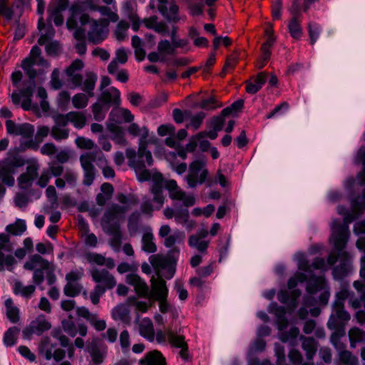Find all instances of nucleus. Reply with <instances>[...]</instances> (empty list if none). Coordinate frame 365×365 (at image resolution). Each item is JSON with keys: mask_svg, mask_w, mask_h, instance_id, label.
Here are the masks:
<instances>
[{"mask_svg": "<svg viewBox=\"0 0 365 365\" xmlns=\"http://www.w3.org/2000/svg\"><path fill=\"white\" fill-rule=\"evenodd\" d=\"M117 200L123 205H113L105 212L102 223L104 228L108 229V232L113 236L110 245L114 248H118L120 245L121 233L118 228L109 229L108 225L112 223H116L119 221V217L125 213L131 205H136L138 200L134 195H125L118 194Z\"/></svg>", "mask_w": 365, "mask_h": 365, "instance_id": "1", "label": "nucleus"}, {"mask_svg": "<svg viewBox=\"0 0 365 365\" xmlns=\"http://www.w3.org/2000/svg\"><path fill=\"white\" fill-rule=\"evenodd\" d=\"M5 230L6 233H0V272L5 268L9 269L16 262L14 256L6 252H11L13 245L10 240V235L20 236L26 230V224L24 220L17 219L14 223L8 225Z\"/></svg>", "mask_w": 365, "mask_h": 365, "instance_id": "2", "label": "nucleus"}, {"mask_svg": "<svg viewBox=\"0 0 365 365\" xmlns=\"http://www.w3.org/2000/svg\"><path fill=\"white\" fill-rule=\"evenodd\" d=\"M354 218L351 215H346L344 217V221L345 225H341L339 221L334 220L331 225V241L332 242L335 251L337 252V256L334 253L331 254L327 259L329 265L335 264L338 259L341 261H346L348 255L346 252L343 251L345 247L346 242L349 236L348 224L350 223Z\"/></svg>", "mask_w": 365, "mask_h": 365, "instance_id": "3", "label": "nucleus"}, {"mask_svg": "<svg viewBox=\"0 0 365 365\" xmlns=\"http://www.w3.org/2000/svg\"><path fill=\"white\" fill-rule=\"evenodd\" d=\"M132 167L135 169L138 180L140 182L151 180V192L155 195V200L158 205L156 208L160 209L164 202V197L162 194L163 175L157 172H151L146 169L145 163L132 162Z\"/></svg>", "mask_w": 365, "mask_h": 365, "instance_id": "4", "label": "nucleus"}, {"mask_svg": "<svg viewBox=\"0 0 365 365\" xmlns=\"http://www.w3.org/2000/svg\"><path fill=\"white\" fill-rule=\"evenodd\" d=\"M81 26L89 24L90 29L88 32V38L94 43H99L106 38L109 22L106 19L91 20L87 14H82L80 16Z\"/></svg>", "mask_w": 365, "mask_h": 365, "instance_id": "5", "label": "nucleus"}, {"mask_svg": "<svg viewBox=\"0 0 365 365\" xmlns=\"http://www.w3.org/2000/svg\"><path fill=\"white\" fill-rule=\"evenodd\" d=\"M128 132L134 137L140 138L139 140L138 155L140 158L145 156L147 165H152L153 160L151 153L146 149L148 143L147 139L149 136V131L147 127H140L138 124L133 123L128 126Z\"/></svg>", "mask_w": 365, "mask_h": 365, "instance_id": "6", "label": "nucleus"}, {"mask_svg": "<svg viewBox=\"0 0 365 365\" xmlns=\"http://www.w3.org/2000/svg\"><path fill=\"white\" fill-rule=\"evenodd\" d=\"M205 162L197 160L190 163L186 181L190 187H195L198 184H202L207 175L208 170L205 168Z\"/></svg>", "mask_w": 365, "mask_h": 365, "instance_id": "7", "label": "nucleus"}, {"mask_svg": "<svg viewBox=\"0 0 365 365\" xmlns=\"http://www.w3.org/2000/svg\"><path fill=\"white\" fill-rule=\"evenodd\" d=\"M38 350L39 354L43 356L46 360L53 359L58 362L62 361L66 356L65 350L56 347V345L48 337H45L41 340Z\"/></svg>", "mask_w": 365, "mask_h": 365, "instance_id": "8", "label": "nucleus"}, {"mask_svg": "<svg viewBox=\"0 0 365 365\" xmlns=\"http://www.w3.org/2000/svg\"><path fill=\"white\" fill-rule=\"evenodd\" d=\"M165 187L169 192L170 198L173 200L181 201L185 207H191L195 205V197L192 195L186 193L179 187L175 180H170L167 181Z\"/></svg>", "mask_w": 365, "mask_h": 365, "instance_id": "9", "label": "nucleus"}, {"mask_svg": "<svg viewBox=\"0 0 365 365\" xmlns=\"http://www.w3.org/2000/svg\"><path fill=\"white\" fill-rule=\"evenodd\" d=\"M35 65L48 66L47 61L41 57V49L36 46L31 48L29 56L26 58L21 63L22 68L31 78H34L36 75V71L32 68Z\"/></svg>", "mask_w": 365, "mask_h": 365, "instance_id": "10", "label": "nucleus"}, {"mask_svg": "<svg viewBox=\"0 0 365 365\" xmlns=\"http://www.w3.org/2000/svg\"><path fill=\"white\" fill-rule=\"evenodd\" d=\"M98 154L102 157L101 160L106 161L101 151L87 153L81 156L80 161L84 171L83 184L86 185H91L94 180V168L92 163L95 161Z\"/></svg>", "mask_w": 365, "mask_h": 365, "instance_id": "11", "label": "nucleus"}, {"mask_svg": "<svg viewBox=\"0 0 365 365\" xmlns=\"http://www.w3.org/2000/svg\"><path fill=\"white\" fill-rule=\"evenodd\" d=\"M150 292L148 290V295L144 297L150 300H157L159 299L168 298V289L165 281L160 275L156 277L153 276L150 279Z\"/></svg>", "mask_w": 365, "mask_h": 365, "instance_id": "12", "label": "nucleus"}, {"mask_svg": "<svg viewBox=\"0 0 365 365\" xmlns=\"http://www.w3.org/2000/svg\"><path fill=\"white\" fill-rule=\"evenodd\" d=\"M51 324L48 322L43 315L38 316L33 320L29 326L26 327L23 331L24 339H30L34 334H41L43 332L49 330Z\"/></svg>", "mask_w": 365, "mask_h": 365, "instance_id": "13", "label": "nucleus"}, {"mask_svg": "<svg viewBox=\"0 0 365 365\" xmlns=\"http://www.w3.org/2000/svg\"><path fill=\"white\" fill-rule=\"evenodd\" d=\"M39 165L36 162L26 167V172L21 173L17 178V184L21 190H29L31 187L34 180L38 175Z\"/></svg>", "mask_w": 365, "mask_h": 365, "instance_id": "14", "label": "nucleus"}, {"mask_svg": "<svg viewBox=\"0 0 365 365\" xmlns=\"http://www.w3.org/2000/svg\"><path fill=\"white\" fill-rule=\"evenodd\" d=\"M156 340L158 343L168 341L176 348H180L187 344L183 336L176 334L170 329H167L164 331L158 330L156 333Z\"/></svg>", "mask_w": 365, "mask_h": 365, "instance_id": "15", "label": "nucleus"}, {"mask_svg": "<svg viewBox=\"0 0 365 365\" xmlns=\"http://www.w3.org/2000/svg\"><path fill=\"white\" fill-rule=\"evenodd\" d=\"M33 95V87L28 86L21 90L19 93L14 91L11 95L12 103L16 105H21V108L25 110L31 109V97Z\"/></svg>", "mask_w": 365, "mask_h": 365, "instance_id": "16", "label": "nucleus"}, {"mask_svg": "<svg viewBox=\"0 0 365 365\" xmlns=\"http://www.w3.org/2000/svg\"><path fill=\"white\" fill-rule=\"evenodd\" d=\"M54 29L51 26H49L46 28L45 33L41 34L38 41L39 45H44L48 43L46 46V51L47 54L50 56L57 55L61 49V46L57 41L48 43V41L54 36Z\"/></svg>", "mask_w": 365, "mask_h": 365, "instance_id": "17", "label": "nucleus"}, {"mask_svg": "<svg viewBox=\"0 0 365 365\" xmlns=\"http://www.w3.org/2000/svg\"><path fill=\"white\" fill-rule=\"evenodd\" d=\"M93 280L96 283H101L106 289H112L116 285L115 277L106 269H93L91 271Z\"/></svg>", "mask_w": 365, "mask_h": 365, "instance_id": "18", "label": "nucleus"}, {"mask_svg": "<svg viewBox=\"0 0 365 365\" xmlns=\"http://www.w3.org/2000/svg\"><path fill=\"white\" fill-rule=\"evenodd\" d=\"M158 4L157 8L161 14L169 21L177 23L180 20L178 15L179 7L175 2H171L169 10L166 6L167 0H157Z\"/></svg>", "mask_w": 365, "mask_h": 365, "instance_id": "19", "label": "nucleus"}, {"mask_svg": "<svg viewBox=\"0 0 365 365\" xmlns=\"http://www.w3.org/2000/svg\"><path fill=\"white\" fill-rule=\"evenodd\" d=\"M125 282L134 287L138 297H143L148 295V286L138 274L133 273L127 274Z\"/></svg>", "mask_w": 365, "mask_h": 365, "instance_id": "20", "label": "nucleus"}, {"mask_svg": "<svg viewBox=\"0 0 365 365\" xmlns=\"http://www.w3.org/2000/svg\"><path fill=\"white\" fill-rule=\"evenodd\" d=\"M24 268L28 270L41 269H51L53 271L52 264L38 255H34L31 256L28 261L24 264Z\"/></svg>", "mask_w": 365, "mask_h": 365, "instance_id": "21", "label": "nucleus"}, {"mask_svg": "<svg viewBox=\"0 0 365 365\" xmlns=\"http://www.w3.org/2000/svg\"><path fill=\"white\" fill-rule=\"evenodd\" d=\"M83 66V62L81 60L77 59L75 60L66 71L67 76L69 77V81L74 87H78L82 84V76L75 73L76 71L81 70Z\"/></svg>", "mask_w": 365, "mask_h": 365, "instance_id": "22", "label": "nucleus"}, {"mask_svg": "<svg viewBox=\"0 0 365 365\" xmlns=\"http://www.w3.org/2000/svg\"><path fill=\"white\" fill-rule=\"evenodd\" d=\"M98 100L106 106L113 104L118 106L121 103L120 92L116 88L111 87L108 90L102 92Z\"/></svg>", "mask_w": 365, "mask_h": 365, "instance_id": "23", "label": "nucleus"}, {"mask_svg": "<svg viewBox=\"0 0 365 365\" xmlns=\"http://www.w3.org/2000/svg\"><path fill=\"white\" fill-rule=\"evenodd\" d=\"M208 235L206 230H200L196 235H191L188 240V244L190 247L196 248L200 252H205L209 245L208 241L203 239Z\"/></svg>", "mask_w": 365, "mask_h": 365, "instance_id": "24", "label": "nucleus"}, {"mask_svg": "<svg viewBox=\"0 0 365 365\" xmlns=\"http://www.w3.org/2000/svg\"><path fill=\"white\" fill-rule=\"evenodd\" d=\"M138 328L140 334L148 340L149 341H153L155 339V330L153 322L148 317L143 318L139 321Z\"/></svg>", "mask_w": 365, "mask_h": 365, "instance_id": "25", "label": "nucleus"}, {"mask_svg": "<svg viewBox=\"0 0 365 365\" xmlns=\"http://www.w3.org/2000/svg\"><path fill=\"white\" fill-rule=\"evenodd\" d=\"M12 174L13 171L7 160L0 161V182H2L9 187L14 186L15 180Z\"/></svg>", "mask_w": 365, "mask_h": 365, "instance_id": "26", "label": "nucleus"}, {"mask_svg": "<svg viewBox=\"0 0 365 365\" xmlns=\"http://www.w3.org/2000/svg\"><path fill=\"white\" fill-rule=\"evenodd\" d=\"M141 365H166L165 357L158 350H153L145 356L140 360Z\"/></svg>", "mask_w": 365, "mask_h": 365, "instance_id": "27", "label": "nucleus"}, {"mask_svg": "<svg viewBox=\"0 0 365 365\" xmlns=\"http://www.w3.org/2000/svg\"><path fill=\"white\" fill-rule=\"evenodd\" d=\"M275 38H268L261 48V56L257 61V66L259 68H263L268 62L271 55V48L274 45Z\"/></svg>", "mask_w": 365, "mask_h": 365, "instance_id": "28", "label": "nucleus"}, {"mask_svg": "<svg viewBox=\"0 0 365 365\" xmlns=\"http://www.w3.org/2000/svg\"><path fill=\"white\" fill-rule=\"evenodd\" d=\"M266 80V74L264 73H259L255 78L247 82L246 86L247 92L251 94L256 93L265 83Z\"/></svg>", "mask_w": 365, "mask_h": 365, "instance_id": "29", "label": "nucleus"}, {"mask_svg": "<svg viewBox=\"0 0 365 365\" xmlns=\"http://www.w3.org/2000/svg\"><path fill=\"white\" fill-rule=\"evenodd\" d=\"M79 227L82 232V237L85 243L90 247H96L98 242L96 236L93 233H88V225L82 218L78 220Z\"/></svg>", "mask_w": 365, "mask_h": 365, "instance_id": "30", "label": "nucleus"}, {"mask_svg": "<svg viewBox=\"0 0 365 365\" xmlns=\"http://www.w3.org/2000/svg\"><path fill=\"white\" fill-rule=\"evenodd\" d=\"M87 259L90 263L96 264L98 265H105L109 269H112L115 266L113 259L106 258L103 256L96 254L91 253L87 255Z\"/></svg>", "mask_w": 365, "mask_h": 365, "instance_id": "31", "label": "nucleus"}, {"mask_svg": "<svg viewBox=\"0 0 365 365\" xmlns=\"http://www.w3.org/2000/svg\"><path fill=\"white\" fill-rule=\"evenodd\" d=\"M288 29L291 36L294 39H299L302 36L303 29L301 20L296 16L292 18L288 24Z\"/></svg>", "mask_w": 365, "mask_h": 365, "instance_id": "32", "label": "nucleus"}, {"mask_svg": "<svg viewBox=\"0 0 365 365\" xmlns=\"http://www.w3.org/2000/svg\"><path fill=\"white\" fill-rule=\"evenodd\" d=\"M120 115L125 122L130 123L134 120V115L131 112L124 108H118L112 110L109 115V121H115L116 117Z\"/></svg>", "mask_w": 365, "mask_h": 365, "instance_id": "33", "label": "nucleus"}, {"mask_svg": "<svg viewBox=\"0 0 365 365\" xmlns=\"http://www.w3.org/2000/svg\"><path fill=\"white\" fill-rule=\"evenodd\" d=\"M69 123L77 129L83 128L86 124V117L81 113L78 111H71L68 113Z\"/></svg>", "mask_w": 365, "mask_h": 365, "instance_id": "34", "label": "nucleus"}, {"mask_svg": "<svg viewBox=\"0 0 365 365\" xmlns=\"http://www.w3.org/2000/svg\"><path fill=\"white\" fill-rule=\"evenodd\" d=\"M97 76L92 72L86 73V79L83 83L82 90L86 92L88 96H93V90L95 88Z\"/></svg>", "mask_w": 365, "mask_h": 365, "instance_id": "35", "label": "nucleus"}, {"mask_svg": "<svg viewBox=\"0 0 365 365\" xmlns=\"http://www.w3.org/2000/svg\"><path fill=\"white\" fill-rule=\"evenodd\" d=\"M130 310L127 305L120 304L112 310V317L115 320L126 321L129 317Z\"/></svg>", "mask_w": 365, "mask_h": 365, "instance_id": "36", "label": "nucleus"}, {"mask_svg": "<svg viewBox=\"0 0 365 365\" xmlns=\"http://www.w3.org/2000/svg\"><path fill=\"white\" fill-rule=\"evenodd\" d=\"M126 303L128 306H133L138 312L145 313L148 312L151 304L145 301H140L136 297H129Z\"/></svg>", "mask_w": 365, "mask_h": 365, "instance_id": "37", "label": "nucleus"}, {"mask_svg": "<svg viewBox=\"0 0 365 365\" xmlns=\"http://www.w3.org/2000/svg\"><path fill=\"white\" fill-rule=\"evenodd\" d=\"M36 287L34 285L24 286L21 282H16L13 287L15 294H19L23 297L28 298L35 292Z\"/></svg>", "mask_w": 365, "mask_h": 365, "instance_id": "38", "label": "nucleus"}, {"mask_svg": "<svg viewBox=\"0 0 365 365\" xmlns=\"http://www.w3.org/2000/svg\"><path fill=\"white\" fill-rule=\"evenodd\" d=\"M91 108L94 119L101 121L104 119L109 106H106L98 99V101L92 106Z\"/></svg>", "mask_w": 365, "mask_h": 365, "instance_id": "39", "label": "nucleus"}, {"mask_svg": "<svg viewBox=\"0 0 365 365\" xmlns=\"http://www.w3.org/2000/svg\"><path fill=\"white\" fill-rule=\"evenodd\" d=\"M52 334L53 336L59 341L61 346L67 348L68 358H72L74 356L75 349L73 346L69 344L68 337L65 335L60 334L58 331H53Z\"/></svg>", "mask_w": 365, "mask_h": 365, "instance_id": "40", "label": "nucleus"}, {"mask_svg": "<svg viewBox=\"0 0 365 365\" xmlns=\"http://www.w3.org/2000/svg\"><path fill=\"white\" fill-rule=\"evenodd\" d=\"M73 36L74 38L78 41L76 45L77 52L81 55L84 54L86 51V46L84 41L85 30L80 28L77 29L74 32Z\"/></svg>", "mask_w": 365, "mask_h": 365, "instance_id": "41", "label": "nucleus"}, {"mask_svg": "<svg viewBox=\"0 0 365 365\" xmlns=\"http://www.w3.org/2000/svg\"><path fill=\"white\" fill-rule=\"evenodd\" d=\"M143 250L148 253L155 252L157 250L153 242V235L151 232H145L142 239Z\"/></svg>", "mask_w": 365, "mask_h": 365, "instance_id": "42", "label": "nucleus"}, {"mask_svg": "<svg viewBox=\"0 0 365 365\" xmlns=\"http://www.w3.org/2000/svg\"><path fill=\"white\" fill-rule=\"evenodd\" d=\"M149 262L155 269L157 276L160 275V272L164 269L167 264L166 259L159 255H151L149 257Z\"/></svg>", "mask_w": 365, "mask_h": 365, "instance_id": "43", "label": "nucleus"}, {"mask_svg": "<svg viewBox=\"0 0 365 365\" xmlns=\"http://www.w3.org/2000/svg\"><path fill=\"white\" fill-rule=\"evenodd\" d=\"M5 307L6 309V316L11 322H16L19 320V311L17 307L13 305L11 299L5 301Z\"/></svg>", "mask_w": 365, "mask_h": 365, "instance_id": "44", "label": "nucleus"}, {"mask_svg": "<svg viewBox=\"0 0 365 365\" xmlns=\"http://www.w3.org/2000/svg\"><path fill=\"white\" fill-rule=\"evenodd\" d=\"M82 290V285L78 282H66L63 288L65 295L71 297L78 295Z\"/></svg>", "mask_w": 365, "mask_h": 365, "instance_id": "45", "label": "nucleus"}, {"mask_svg": "<svg viewBox=\"0 0 365 365\" xmlns=\"http://www.w3.org/2000/svg\"><path fill=\"white\" fill-rule=\"evenodd\" d=\"M185 238L183 232L175 230L172 235L168 236L165 240V245L167 247H171L176 243H181Z\"/></svg>", "mask_w": 365, "mask_h": 365, "instance_id": "46", "label": "nucleus"}, {"mask_svg": "<svg viewBox=\"0 0 365 365\" xmlns=\"http://www.w3.org/2000/svg\"><path fill=\"white\" fill-rule=\"evenodd\" d=\"M19 329L16 327L9 329L4 334V343L7 346H11L16 342Z\"/></svg>", "mask_w": 365, "mask_h": 365, "instance_id": "47", "label": "nucleus"}, {"mask_svg": "<svg viewBox=\"0 0 365 365\" xmlns=\"http://www.w3.org/2000/svg\"><path fill=\"white\" fill-rule=\"evenodd\" d=\"M51 135L56 140L59 141L68 138L69 130L65 128L53 125L51 129Z\"/></svg>", "mask_w": 365, "mask_h": 365, "instance_id": "48", "label": "nucleus"}, {"mask_svg": "<svg viewBox=\"0 0 365 365\" xmlns=\"http://www.w3.org/2000/svg\"><path fill=\"white\" fill-rule=\"evenodd\" d=\"M113 122L107 123L108 130L114 135V140H117L118 143H124L123 132L121 128Z\"/></svg>", "mask_w": 365, "mask_h": 365, "instance_id": "49", "label": "nucleus"}, {"mask_svg": "<svg viewBox=\"0 0 365 365\" xmlns=\"http://www.w3.org/2000/svg\"><path fill=\"white\" fill-rule=\"evenodd\" d=\"M80 6L78 4H74L71 7V16L68 19L66 22L67 29L72 30L77 28L78 22L76 20V16L78 14Z\"/></svg>", "mask_w": 365, "mask_h": 365, "instance_id": "50", "label": "nucleus"}, {"mask_svg": "<svg viewBox=\"0 0 365 365\" xmlns=\"http://www.w3.org/2000/svg\"><path fill=\"white\" fill-rule=\"evenodd\" d=\"M34 133V125L29 123H22L19 124L16 135H21L24 138H32Z\"/></svg>", "mask_w": 365, "mask_h": 365, "instance_id": "51", "label": "nucleus"}, {"mask_svg": "<svg viewBox=\"0 0 365 365\" xmlns=\"http://www.w3.org/2000/svg\"><path fill=\"white\" fill-rule=\"evenodd\" d=\"M128 28L129 24L127 22L124 21H119L115 31V36L116 39L120 41L125 40L127 36V31Z\"/></svg>", "mask_w": 365, "mask_h": 365, "instance_id": "52", "label": "nucleus"}, {"mask_svg": "<svg viewBox=\"0 0 365 365\" xmlns=\"http://www.w3.org/2000/svg\"><path fill=\"white\" fill-rule=\"evenodd\" d=\"M322 29L317 23H309L308 24V32L310 38L311 44H314L319 37Z\"/></svg>", "mask_w": 365, "mask_h": 365, "instance_id": "53", "label": "nucleus"}, {"mask_svg": "<svg viewBox=\"0 0 365 365\" xmlns=\"http://www.w3.org/2000/svg\"><path fill=\"white\" fill-rule=\"evenodd\" d=\"M9 1L0 0V16L6 19H11L14 13V6H9Z\"/></svg>", "mask_w": 365, "mask_h": 365, "instance_id": "54", "label": "nucleus"}, {"mask_svg": "<svg viewBox=\"0 0 365 365\" xmlns=\"http://www.w3.org/2000/svg\"><path fill=\"white\" fill-rule=\"evenodd\" d=\"M88 95L77 93L72 98V103L74 108L80 109L87 106L88 103Z\"/></svg>", "mask_w": 365, "mask_h": 365, "instance_id": "55", "label": "nucleus"}, {"mask_svg": "<svg viewBox=\"0 0 365 365\" xmlns=\"http://www.w3.org/2000/svg\"><path fill=\"white\" fill-rule=\"evenodd\" d=\"M334 310L336 317L341 321L347 322L350 319V315L344 309V304L340 302H335Z\"/></svg>", "mask_w": 365, "mask_h": 365, "instance_id": "56", "label": "nucleus"}, {"mask_svg": "<svg viewBox=\"0 0 365 365\" xmlns=\"http://www.w3.org/2000/svg\"><path fill=\"white\" fill-rule=\"evenodd\" d=\"M349 336L352 347L355 346L356 342H360L363 340L364 332L359 328H351L349 331Z\"/></svg>", "mask_w": 365, "mask_h": 365, "instance_id": "57", "label": "nucleus"}, {"mask_svg": "<svg viewBox=\"0 0 365 365\" xmlns=\"http://www.w3.org/2000/svg\"><path fill=\"white\" fill-rule=\"evenodd\" d=\"M302 347L307 351V358L309 359L312 357L317 350L315 341L312 338L304 339Z\"/></svg>", "mask_w": 365, "mask_h": 365, "instance_id": "58", "label": "nucleus"}, {"mask_svg": "<svg viewBox=\"0 0 365 365\" xmlns=\"http://www.w3.org/2000/svg\"><path fill=\"white\" fill-rule=\"evenodd\" d=\"M62 11L54 7H49L48 9L49 19L53 20L56 26H60L63 23V17L61 14Z\"/></svg>", "mask_w": 365, "mask_h": 365, "instance_id": "59", "label": "nucleus"}, {"mask_svg": "<svg viewBox=\"0 0 365 365\" xmlns=\"http://www.w3.org/2000/svg\"><path fill=\"white\" fill-rule=\"evenodd\" d=\"M340 361L345 365H357V358L348 351H343L339 354Z\"/></svg>", "mask_w": 365, "mask_h": 365, "instance_id": "60", "label": "nucleus"}, {"mask_svg": "<svg viewBox=\"0 0 365 365\" xmlns=\"http://www.w3.org/2000/svg\"><path fill=\"white\" fill-rule=\"evenodd\" d=\"M105 292H106V289L102 285L97 284L95 287L94 289L90 294V298H91V302L93 304H97L100 301L101 297H102L103 295Z\"/></svg>", "mask_w": 365, "mask_h": 365, "instance_id": "61", "label": "nucleus"}, {"mask_svg": "<svg viewBox=\"0 0 365 365\" xmlns=\"http://www.w3.org/2000/svg\"><path fill=\"white\" fill-rule=\"evenodd\" d=\"M203 138H205V133H199L198 134L192 136L190 138L188 143L185 145L186 150L189 153L194 152L197 147L198 141Z\"/></svg>", "mask_w": 365, "mask_h": 365, "instance_id": "62", "label": "nucleus"}, {"mask_svg": "<svg viewBox=\"0 0 365 365\" xmlns=\"http://www.w3.org/2000/svg\"><path fill=\"white\" fill-rule=\"evenodd\" d=\"M70 102V94L67 91H61L59 93L57 98L58 107L61 110L67 108Z\"/></svg>", "mask_w": 365, "mask_h": 365, "instance_id": "63", "label": "nucleus"}, {"mask_svg": "<svg viewBox=\"0 0 365 365\" xmlns=\"http://www.w3.org/2000/svg\"><path fill=\"white\" fill-rule=\"evenodd\" d=\"M75 142L77 147L81 149L91 150L95 145L93 140L84 137H78Z\"/></svg>", "mask_w": 365, "mask_h": 365, "instance_id": "64", "label": "nucleus"}]
</instances>
